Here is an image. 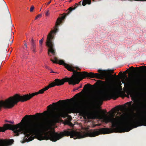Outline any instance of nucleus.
<instances>
[{"instance_id": "obj_1", "label": "nucleus", "mask_w": 146, "mask_h": 146, "mask_svg": "<svg viewBox=\"0 0 146 146\" xmlns=\"http://www.w3.org/2000/svg\"><path fill=\"white\" fill-rule=\"evenodd\" d=\"M41 113L26 115L21 122L16 125L5 124L3 127H0V132H4L7 129L12 130L14 136H19L21 134L25 135L23 141L22 142H29L33 140L35 137L39 140H49L48 127H46L42 133L40 131V125L35 120L40 117Z\"/></svg>"}, {"instance_id": "obj_2", "label": "nucleus", "mask_w": 146, "mask_h": 146, "mask_svg": "<svg viewBox=\"0 0 146 146\" xmlns=\"http://www.w3.org/2000/svg\"><path fill=\"white\" fill-rule=\"evenodd\" d=\"M102 114H100L98 113H92L88 114L90 118L103 119L106 123H111L113 127L119 126L118 129L120 133L128 132L133 127L144 125L146 126V113H141L140 118L139 119H133L129 121L127 120L126 118L123 115L120 116H118L114 117V116L111 114L110 116H108L107 111H102Z\"/></svg>"}, {"instance_id": "obj_3", "label": "nucleus", "mask_w": 146, "mask_h": 146, "mask_svg": "<svg viewBox=\"0 0 146 146\" xmlns=\"http://www.w3.org/2000/svg\"><path fill=\"white\" fill-rule=\"evenodd\" d=\"M50 88V87L49 85L37 92L33 93L31 94H29V95L26 94L21 96L18 94H16L5 100H0V105L2 108H11L13 107L15 105L17 104L18 102H23L27 101L35 95H37L39 94H42L45 91L48 90Z\"/></svg>"}, {"instance_id": "obj_4", "label": "nucleus", "mask_w": 146, "mask_h": 146, "mask_svg": "<svg viewBox=\"0 0 146 146\" xmlns=\"http://www.w3.org/2000/svg\"><path fill=\"white\" fill-rule=\"evenodd\" d=\"M87 77L85 76L79 75L74 74L70 78H65L61 80L56 79L55 80L54 82L49 84L50 88L55 86H60L63 84L65 82H68L69 84L73 85L78 84L83 79Z\"/></svg>"}, {"instance_id": "obj_5", "label": "nucleus", "mask_w": 146, "mask_h": 146, "mask_svg": "<svg viewBox=\"0 0 146 146\" xmlns=\"http://www.w3.org/2000/svg\"><path fill=\"white\" fill-rule=\"evenodd\" d=\"M56 31H52L48 34L46 42V45L49 49L48 50V54L50 56L51 55L50 54V53H51L53 56H55V51L54 49V44L53 42L54 39V36L52 35V33H55ZM54 60H53L52 59H50V61H52L53 63H58V61L59 59L55 56L54 57Z\"/></svg>"}, {"instance_id": "obj_6", "label": "nucleus", "mask_w": 146, "mask_h": 146, "mask_svg": "<svg viewBox=\"0 0 146 146\" xmlns=\"http://www.w3.org/2000/svg\"><path fill=\"white\" fill-rule=\"evenodd\" d=\"M58 63L56 64H59L64 65L65 68L68 69L69 71L73 72L74 74L78 75H79L85 76L87 77H94V74L93 72H90L88 73L86 72H78L77 71L75 70L74 68H75L77 70H80L81 69L77 67H73L72 66H70L68 64L65 63L64 61L61 60H59L58 61Z\"/></svg>"}, {"instance_id": "obj_7", "label": "nucleus", "mask_w": 146, "mask_h": 146, "mask_svg": "<svg viewBox=\"0 0 146 146\" xmlns=\"http://www.w3.org/2000/svg\"><path fill=\"white\" fill-rule=\"evenodd\" d=\"M98 72L100 73V74L98 73H94V77H89L90 78H96L97 79H103L104 77L106 76V81L107 83L109 84H112L114 82L115 79V77H118V76H117L115 74L113 75H112L111 74H108L106 72L102 71V70L99 69L98 70Z\"/></svg>"}, {"instance_id": "obj_8", "label": "nucleus", "mask_w": 146, "mask_h": 146, "mask_svg": "<svg viewBox=\"0 0 146 146\" xmlns=\"http://www.w3.org/2000/svg\"><path fill=\"white\" fill-rule=\"evenodd\" d=\"M68 11L65 14V15L62 16L61 18H60L59 17L57 19L56 22V24L55 25V28L54 30H51L50 33L52 31H56V32L55 33H52V35L53 36H54V35L55 34V33L57 32L58 30V29L57 28L58 27V26L60 25V24L62 23V20H63L64 19H65L66 17L69 15L70 12L71 11H70L68 9Z\"/></svg>"}, {"instance_id": "obj_9", "label": "nucleus", "mask_w": 146, "mask_h": 146, "mask_svg": "<svg viewBox=\"0 0 146 146\" xmlns=\"http://www.w3.org/2000/svg\"><path fill=\"white\" fill-rule=\"evenodd\" d=\"M132 106H133L134 108H135L138 110L141 111L143 109L146 107L145 105L139 101H137V102L136 104L133 103L132 104Z\"/></svg>"}, {"instance_id": "obj_10", "label": "nucleus", "mask_w": 146, "mask_h": 146, "mask_svg": "<svg viewBox=\"0 0 146 146\" xmlns=\"http://www.w3.org/2000/svg\"><path fill=\"white\" fill-rule=\"evenodd\" d=\"M123 84H124V86H125V85H127V87L128 89V92L130 94V96L132 98V99L134 98V97L133 94L132 93V91L131 89V87L129 83L126 84L124 81H122Z\"/></svg>"}, {"instance_id": "obj_11", "label": "nucleus", "mask_w": 146, "mask_h": 146, "mask_svg": "<svg viewBox=\"0 0 146 146\" xmlns=\"http://www.w3.org/2000/svg\"><path fill=\"white\" fill-rule=\"evenodd\" d=\"M82 1H80L78 3H76L74 5V7L73 8H72L71 7H70L68 9L70 11H72V10H74L76 8H77L79 5L81 6L82 5Z\"/></svg>"}, {"instance_id": "obj_12", "label": "nucleus", "mask_w": 146, "mask_h": 146, "mask_svg": "<svg viewBox=\"0 0 146 146\" xmlns=\"http://www.w3.org/2000/svg\"><path fill=\"white\" fill-rule=\"evenodd\" d=\"M132 103V102H127L125 103V104H124L123 106H121V108H122V109H127V105L129 107V108H131V107L132 106L131 104Z\"/></svg>"}, {"instance_id": "obj_13", "label": "nucleus", "mask_w": 146, "mask_h": 146, "mask_svg": "<svg viewBox=\"0 0 146 146\" xmlns=\"http://www.w3.org/2000/svg\"><path fill=\"white\" fill-rule=\"evenodd\" d=\"M91 4V0H82V5L84 6L87 4L90 5Z\"/></svg>"}, {"instance_id": "obj_14", "label": "nucleus", "mask_w": 146, "mask_h": 146, "mask_svg": "<svg viewBox=\"0 0 146 146\" xmlns=\"http://www.w3.org/2000/svg\"><path fill=\"white\" fill-rule=\"evenodd\" d=\"M36 44H31V50H32V51L33 52L35 53L36 52Z\"/></svg>"}, {"instance_id": "obj_15", "label": "nucleus", "mask_w": 146, "mask_h": 146, "mask_svg": "<svg viewBox=\"0 0 146 146\" xmlns=\"http://www.w3.org/2000/svg\"><path fill=\"white\" fill-rule=\"evenodd\" d=\"M80 94V93H79L78 94H76L72 98L70 99L63 100V102H67V101L68 102L69 101H74V98L76 97V96L79 95Z\"/></svg>"}, {"instance_id": "obj_16", "label": "nucleus", "mask_w": 146, "mask_h": 146, "mask_svg": "<svg viewBox=\"0 0 146 146\" xmlns=\"http://www.w3.org/2000/svg\"><path fill=\"white\" fill-rule=\"evenodd\" d=\"M130 69H141L142 68H144L146 71V66H139L138 67H136L135 68H134V67L133 66H131L130 67Z\"/></svg>"}, {"instance_id": "obj_17", "label": "nucleus", "mask_w": 146, "mask_h": 146, "mask_svg": "<svg viewBox=\"0 0 146 146\" xmlns=\"http://www.w3.org/2000/svg\"><path fill=\"white\" fill-rule=\"evenodd\" d=\"M65 124L68 125L72 127H73L74 126L73 124L70 122V119L69 121H66L65 123Z\"/></svg>"}, {"instance_id": "obj_18", "label": "nucleus", "mask_w": 146, "mask_h": 146, "mask_svg": "<svg viewBox=\"0 0 146 146\" xmlns=\"http://www.w3.org/2000/svg\"><path fill=\"white\" fill-rule=\"evenodd\" d=\"M89 86H92V85H90L89 84H87L85 85L84 88V90H82L81 92H82L83 91V90H85L86 89H87L89 87Z\"/></svg>"}, {"instance_id": "obj_19", "label": "nucleus", "mask_w": 146, "mask_h": 146, "mask_svg": "<svg viewBox=\"0 0 146 146\" xmlns=\"http://www.w3.org/2000/svg\"><path fill=\"white\" fill-rule=\"evenodd\" d=\"M141 82V81H140V80H137L135 81L134 82V84H133L134 85H136L137 84H139Z\"/></svg>"}, {"instance_id": "obj_20", "label": "nucleus", "mask_w": 146, "mask_h": 146, "mask_svg": "<svg viewBox=\"0 0 146 146\" xmlns=\"http://www.w3.org/2000/svg\"><path fill=\"white\" fill-rule=\"evenodd\" d=\"M39 42L40 44V48L42 49V45L43 41L40 40H39Z\"/></svg>"}, {"instance_id": "obj_21", "label": "nucleus", "mask_w": 146, "mask_h": 146, "mask_svg": "<svg viewBox=\"0 0 146 146\" xmlns=\"http://www.w3.org/2000/svg\"><path fill=\"white\" fill-rule=\"evenodd\" d=\"M36 44L35 41L33 39V38H32L31 40V44Z\"/></svg>"}, {"instance_id": "obj_22", "label": "nucleus", "mask_w": 146, "mask_h": 146, "mask_svg": "<svg viewBox=\"0 0 146 146\" xmlns=\"http://www.w3.org/2000/svg\"><path fill=\"white\" fill-rule=\"evenodd\" d=\"M35 7L33 5H32L30 9V11L31 12H32L33 11V9H34Z\"/></svg>"}, {"instance_id": "obj_23", "label": "nucleus", "mask_w": 146, "mask_h": 146, "mask_svg": "<svg viewBox=\"0 0 146 146\" xmlns=\"http://www.w3.org/2000/svg\"><path fill=\"white\" fill-rule=\"evenodd\" d=\"M24 45L25 46V47H23L24 49H25L26 50H27V49L28 48V46L26 42H25L24 43Z\"/></svg>"}, {"instance_id": "obj_24", "label": "nucleus", "mask_w": 146, "mask_h": 146, "mask_svg": "<svg viewBox=\"0 0 146 146\" xmlns=\"http://www.w3.org/2000/svg\"><path fill=\"white\" fill-rule=\"evenodd\" d=\"M121 84H121V82H120L119 83L118 85H113V86L111 85L110 86H121Z\"/></svg>"}, {"instance_id": "obj_25", "label": "nucleus", "mask_w": 146, "mask_h": 146, "mask_svg": "<svg viewBox=\"0 0 146 146\" xmlns=\"http://www.w3.org/2000/svg\"><path fill=\"white\" fill-rule=\"evenodd\" d=\"M49 14V10H48L46 12V13L45 15L46 16H48Z\"/></svg>"}, {"instance_id": "obj_26", "label": "nucleus", "mask_w": 146, "mask_h": 146, "mask_svg": "<svg viewBox=\"0 0 146 146\" xmlns=\"http://www.w3.org/2000/svg\"><path fill=\"white\" fill-rule=\"evenodd\" d=\"M42 16V15L41 14H39L36 17L38 18H40Z\"/></svg>"}, {"instance_id": "obj_27", "label": "nucleus", "mask_w": 146, "mask_h": 146, "mask_svg": "<svg viewBox=\"0 0 146 146\" xmlns=\"http://www.w3.org/2000/svg\"><path fill=\"white\" fill-rule=\"evenodd\" d=\"M8 12H9V15H10V20L11 22V23H12L11 19V15H10V13L9 12V11L8 10Z\"/></svg>"}, {"instance_id": "obj_28", "label": "nucleus", "mask_w": 146, "mask_h": 146, "mask_svg": "<svg viewBox=\"0 0 146 146\" xmlns=\"http://www.w3.org/2000/svg\"><path fill=\"white\" fill-rule=\"evenodd\" d=\"M78 89H79L78 88V87H77L75 88L73 90V91H75L76 90H78Z\"/></svg>"}, {"instance_id": "obj_29", "label": "nucleus", "mask_w": 146, "mask_h": 146, "mask_svg": "<svg viewBox=\"0 0 146 146\" xmlns=\"http://www.w3.org/2000/svg\"><path fill=\"white\" fill-rule=\"evenodd\" d=\"M51 2V1H49L47 3V5H48Z\"/></svg>"}, {"instance_id": "obj_30", "label": "nucleus", "mask_w": 146, "mask_h": 146, "mask_svg": "<svg viewBox=\"0 0 146 146\" xmlns=\"http://www.w3.org/2000/svg\"><path fill=\"white\" fill-rule=\"evenodd\" d=\"M9 123H10L11 124H13V122H12V121H9Z\"/></svg>"}, {"instance_id": "obj_31", "label": "nucleus", "mask_w": 146, "mask_h": 146, "mask_svg": "<svg viewBox=\"0 0 146 146\" xmlns=\"http://www.w3.org/2000/svg\"><path fill=\"white\" fill-rule=\"evenodd\" d=\"M82 88V85H81L79 87H78V89L79 88Z\"/></svg>"}, {"instance_id": "obj_32", "label": "nucleus", "mask_w": 146, "mask_h": 146, "mask_svg": "<svg viewBox=\"0 0 146 146\" xmlns=\"http://www.w3.org/2000/svg\"><path fill=\"white\" fill-rule=\"evenodd\" d=\"M119 75H120V74L122 75V72H120L119 73Z\"/></svg>"}, {"instance_id": "obj_33", "label": "nucleus", "mask_w": 146, "mask_h": 146, "mask_svg": "<svg viewBox=\"0 0 146 146\" xmlns=\"http://www.w3.org/2000/svg\"><path fill=\"white\" fill-rule=\"evenodd\" d=\"M44 40V39L43 37L41 40H41V41H43Z\"/></svg>"}, {"instance_id": "obj_34", "label": "nucleus", "mask_w": 146, "mask_h": 146, "mask_svg": "<svg viewBox=\"0 0 146 146\" xmlns=\"http://www.w3.org/2000/svg\"><path fill=\"white\" fill-rule=\"evenodd\" d=\"M44 40V39L43 37L41 40H41V41H43Z\"/></svg>"}, {"instance_id": "obj_35", "label": "nucleus", "mask_w": 146, "mask_h": 146, "mask_svg": "<svg viewBox=\"0 0 146 146\" xmlns=\"http://www.w3.org/2000/svg\"><path fill=\"white\" fill-rule=\"evenodd\" d=\"M2 1H3V2H4L5 4L6 5H7L5 2V1H4V0H1Z\"/></svg>"}, {"instance_id": "obj_36", "label": "nucleus", "mask_w": 146, "mask_h": 146, "mask_svg": "<svg viewBox=\"0 0 146 146\" xmlns=\"http://www.w3.org/2000/svg\"><path fill=\"white\" fill-rule=\"evenodd\" d=\"M100 82V83L102 82H103V81H100V80L98 81V82Z\"/></svg>"}, {"instance_id": "obj_37", "label": "nucleus", "mask_w": 146, "mask_h": 146, "mask_svg": "<svg viewBox=\"0 0 146 146\" xmlns=\"http://www.w3.org/2000/svg\"><path fill=\"white\" fill-rule=\"evenodd\" d=\"M40 52H41L42 51V48L41 49V48H40Z\"/></svg>"}, {"instance_id": "obj_38", "label": "nucleus", "mask_w": 146, "mask_h": 146, "mask_svg": "<svg viewBox=\"0 0 146 146\" xmlns=\"http://www.w3.org/2000/svg\"><path fill=\"white\" fill-rule=\"evenodd\" d=\"M45 67L46 68H48V66H47L46 65H45Z\"/></svg>"}, {"instance_id": "obj_39", "label": "nucleus", "mask_w": 146, "mask_h": 146, "mask_svg": "<svg viewBox=\"0 0 146 146\" xmlns=\"http://www.w3.org/2000/svg\"><path fill=\"white\" fill-rule=\"evenodd\" d=\"M5 121L6 122H9V121H7V120H5Z\"/></svg>"}, {"instance_id": "obj_40", "label": "nucleus", "mask_w": 146, "mask_h": 146, "mask_svg": "<svg viewBox=\"0 0 146 146\" xmlns=\"http://www.w3.org/2000/svg\"><path fill=\"white\" fill-rule=\"evenodd\" d=\"M51 73H54V72L53 71H51Z\"/></svg>"}, {"instance_id": "obj_41", "label": "nucleus", "mask_w": 146, "mask_h": 146, "mask_svg": "<svg viewBox=\"0 0 146 146\" xmlns=\"http://www.w3.org/2000/svg\"><path fill=\"white\" fill-rule=\"evenodd\" d=\"M38 19V18L36 17L35 18V19Z\"/></svg>"}, {"instance_id": "obj_42", "label": "nucleus", "mask_w": 146, "mask_h": 146, "mask_svg": "<svg viewBox=\"0 0 146 146\" xmlns=\"http://www.w3.org/2000/svg\"><path fill=\"white\" fill-rule=\"evenodd\" d=\"M129 70L128 69H127V70H126L124 72H126V71H127V70Z\"/></svg>"}, {"instance_id": "obj_43", "label": "nucleus", "mask_w": 146, "mask_h": 146, "mask_svg": "<svg viewBox=\"0 0 146 146\" xmlns=\"http://www.w3.org/2000/svg\"><path fill=\"white\" fill-rule=\"evenodd\" d=\"M112 71V72H113H113H113L114 70H113Z\"/></svg>"}, {"instance_id": "obj_44", "label": "nucleus", "mask_w": 146, "mask_h": 146, "mask_svg": "<svg viewBox=\"0 0 146 146\" xmlns=\"http://www.w3.org/2000/svg\"><path fill=\"white\" fill-rule=\"evenodd\" d=\"M71 1H72V0H71L70 1V2H71Z\"/></svg>"}, {"instance_id": "obj_45", "label": "nucleus", "mask_w": 146, "mask_h": 146, "mask_svg": "<svg viewBox=\"0 0 146 146\" xmlns=\"http://www.w3.org/2000/svg\"><path fill=\"white\" fill-rule=\"evenodd\" d=\"M24 42H25H25H25V40Z\"/></svg>"}, {"instance_id": "obj_46", "label": "nucleus", "mask_w": 146, "mask_h": 146, "mask_svg": "<svg viewBox=\"0 0 146 146\" xmlns=\"http://www.w3.org/2000/svg\"><path fill=\"white\" fill-rule=\"evenodd\" d=\"M29 9V8H28V7L27 8V9Z\"/></svg>"}, {"instance_id": "obj_47", "label": "nucleus", "mask_w": 146, "mask_h": 146, "mask_svg": "<svg viewBox=\"0 0 146 146\" xmlns=\"http://www.w3.org/2000/svg\"><path fill=\"white\" fill-rule=\"evenodd\" d=\"M7 9H8V7H7Z\"/></svg>"}]
</instances>
